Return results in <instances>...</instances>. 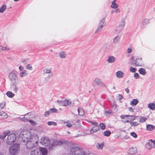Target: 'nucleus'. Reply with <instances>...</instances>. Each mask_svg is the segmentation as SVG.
Returning <instances> with one entry per match:
<instances>
[{"mask_svg":"<svg viewBox=\"0 0 155 155\" xmlns=\"http://www.w3.org/2000/svg\"><path fill=\"white\" fill-rule=\"evenodd\" d=\"M23 142H26V146L28 149H31L36 147L38 144V137L37 135L33 134L27 131H22L19 135Z\"/></svg>","mask_w":155,"mask_h":155,"instance_id":"f257e3e1","label":"nucleus"},{"mask_svg":"<svg viewBox=\"0 0 155 155\" xmlns=\"http://www.w3.org/2000/svg\"><path fill=\"white\" fill-rule=\"evenodd\" d=\"M67 142V141H62L61 140H56L54 141L53 143L50 144V140L46 137H43L40 140V143L42 145L46 146L49 145L50 150H52L55 146L58 145H61L64 142L66 143Z\"/></svg>","mask_w":155,"mask_h":155,"instance_id":"f03ea898","label":"nucleus"},{"mask_svg":"<svg viewBox=\"0 0 155 155\" xmlns=\"http://www.w3.org/2000/svg\"><path fill=\"white\" fill-rule=\"evenodd\" d=\"M68 144L72 146L70 150L71 155H86L84 150L78 147L75 143L71 142H69Z\"/></svg>","mask_w":155,"mask_h":155,"instance_id":"7ed1b4c3","label":"nucleus"},{"mask_svg":"<svg viewBox=\"0 0 155 155\" xmlns=\"http://www.w3.org/2000/svg\"><path fill=\"white\" fill-rule=\"evenodd\" d=\"M131 61L130 64L134 66H141L143 64V61L141 58H138L134 59V57H131Z\"/></svg>","mask_w":155,"mask_h":155,"instance_id":"20e7f679","label":"nucleus"},{"mask_svg":"<svg viewBox=\"0 0 155 155\" xmlns=\"http://www.w3.org/2000/svg\"><path fill=\"white\" fill-rule=\"evenodd\" d=\"M19 150V145L17 143L14 144L9 149L11 155H16L17 154Z\"/></svg>","mask_w":155,"mask_h":155,"instance_id":"39448f33","label":"nucleus"},{"mask_svg":"<svg viewBox=\"0 0 155 155\" xmlns=\"http://www.w3.org/2000/svg\"><path fill=\"white\" fill-rule=\"evenodd\" d=\"M8 137L6 140V142L8 144H12L15 141L16 139V135L14 134L10 133L7 135Z\"/></svg>","mask_w":155,"mask_h":155,"instance_id":"423d86ee","label":"nucleus"},{"mask_svg":"<svg viewBox=\"0 0 155 155\" xmlns=\"http://www.w3.org/2000/svg\"><path fill=\"white\" fill-rule=\"evenodd\" d=\"M8 78L12 83H16V81H18V78L14 71H12L9 74Z\"/></svg>","mask_w":155,"mask_h":155,"instance_id":"0eeeda50","label":"nucleus"},{"mask_svg":"<svg viewBox=\"0 0 155 155\" xmlns=\"http://www.w3.org/2000/svg\"><path fill=\"white\" fill-rule=\"evenodd\" d=\"M57 102L60 105L64 106H68L71 104V102L67 99L59 101L57 100Z\"/></svg>","mask_w":155,"mask_h":155,"instance_id":"6e6552de","label":"nucleus"},{"mask_svg":"<svg viewBox=\"0 0 155 155\" xmlns=\"http://www.w3.org/2000/svg\"><path fill=\"white\" fill-rule=\"evenodd\" d=\"M150 23L149 20L147 19H143L140 24V27L141 29L144 28L145 26Z\"/></svg>","mask_w":155,"mask_h":155,"instance_id":"1a4fd4ad","label":"nucleus"},{"mask_svg":"<svg viewBox=\"0 0 155 155\" xmlns=\"http://www.w3.org/2000/svg\"><path fill=\"white\" fill-rule=\"evenodd\" d=\"M94 81L98 85L100 86H105V84L102 82L101 79L99 78H94Z\"/></svg>","mask_w":155,"mask_h":155,"instance_id":"9d476101","label":"nucleus"},{"mask_svg":"<svg viewBox=\"0 0 155 155\" xmlns=\"http://www.w3.org/2000/svg\"><path fill=\"white\" fill-rule=\"evenodd\" d=\"M43 72L45 74H49L48 75V77L50 78L53 76V74L51 72V69H48L47 68H45L44 69Z\"/></svg>","mask_w":155,"mask_h":155,"instance_id":"9b49d317","label":"nucleus"},{"mask_svg":"<svg viewBox=\"0 0 155 155\" xmlns=\"http://www.w3.org/2000/svg\"><path fill=\"white\" fill-rule=\"evenodd\" d=\"M116 74L117 77L118 78H121L124 77V73L121 71H117Z\"/></svg>","mask_w":155,"mask_h":155,"instance_id":"f8f14e48","label":"nucleus"},{"mask_svg":"<svg viewBox=\"0 0 155 155\" xmlns=\"http://www.w3.org/2000/svg\"><path fill=\"white\" fill-rule=\"evenodd\" d=\"M115 61V58L112 56H109L107 60V61L109 63H114Z\"/></svg>","mask_w":155,"mask_h":155,"instance_id":"ddd939ff","label":"nucleus"},{"mask_svg":"<svg viewBox=\"0 0 155 155\" xmlns=\"http://www.w3.org/2000/svg\"><path fill=\"white\" fill-rule=\"evenodd\" d=\"M100 129L99 125L94 126L90 131V133L93 134L97 132Z\"/></svg>","mask_w":155,"mask_h":155,"instance_id":"4468645a","label":"nucleus"},{"mask_svg":"<svg viewBox=\"0 0 155 155\" xmlns=\"http://www.w3.org/2000/svg\"><path fill=\"white\" fill-rule=\"evenodd\" d=\"M137 151L136 148H133L132 147L129 149L128 152L129 154L130 155H133L135 154Z\"/></svg>","mask_w":155,"mask_h":155,"instance_id":"2eb2a0df","label":"nucleus"},{"mask_svg":"<svg viewBox=\"0 0 155 155\" xmlns=\"http://www.w3.org/2000/svg\"><path fill=\"white\" fill-rule=\"evenodd\" d=\"M8 117L7 114L2 111H0V119H4Z\"/></svg>","mask_w":155,"mask_h":155,"instance_id":"dca6fc26","label":"nucleus"},{"mask_svg":"<svg viewBox=\"0 0 155 155\" xmlns=\"http://www.w3.org/2000/svg\"><path fill=\"white\" fill-rule=\"evenodd\" d=\"M28 71L25 70H23L22 71L20 72V76L23 78V77H25L28 76Z\"/></svg>","mask_w":155,"mask_h":155,"instance_id":"f3484780","label":"nucleus"},{"mask_svg":"<svg viewBox=\"0 0 155 155\" xmlns=\"http://www.w3.org/2000/svg\"><path fill=\"white\" fill-rule=\"evenodd\" d=\"M10 133L9 130H7L4 132L3 134V135L0 134V138L2 139H4L5 137Z\"/></svg>","mask_w":155,"mask_h":155,"instance_id":"a211bd4d","label":"nucleus"},{"mask_svg":"<svg viewBox=\"0 0 155 155\" xmlns=\"http://www.w3.org/2000/svg\"><path fill=\"white\" fill-rule=\"evenodd\" d=\"M40 151L42 154V155H46L47 153V150L45 148L42 147H40Z\"/></svg>","mask_w":155,"mask_h":155,"instance_id":"6ab92c4d","label":"nucleus"},{"mask_svg":"<svg viewBox=\"0 0 155 155\" xmlns=\"http://www.w3.org/2000/svg\"><path fill=\"white\" fill-rule=\"evenodd\" d=\"M146 147L147 149L150 150L152 148H154L155 146L150 142H148L146 145Z\"/></svg>","mask_w":155,"mask_h":155,"instance_id":"aec40b11","label":"nucleus"},{"mask_svg":"<svg viewBox=\"0 0 155 155\" xmlns=\"http://www.w3.org/2000/svg\"><path fill=\"white\" fill-rule=\"evenodd\" d=\"M78 115L81 116H83L84 115V112L82 108L78 107Z\"/></svg>","mask_w":155,"mask_h":155,"instance_id":"412c9836","label":"nucleus"},{"mask_svg":"<svg viewBox=\"0 0 155 155\" xmlns=\"http://www.w3.org/2000/svg\"><path fill=\"white\" fill-rule=\"evenodd\" d=\"M59 55L60 57L61 58H64L66 57L67 54L65 52L62 51L59 53Z\"/></svg>","mask_w":155,"mask_h":155,"instance_id":"4be33fe9","label":"nucleus"},{"mask_svg":"<svg viewBox=\"0 0 155 155\" xmlns=\"http://www.w3.org/2000/svg\"><path fill=\"white\" fill-rule=\"evenodd\" d=\"M15 84V83H12L11 88L12 89V90L14 92L16 93L18 90V88Z\"/></svg>","mask_w":155,"mask_h":155,"instance_id":"5701e85b","label":"nucleus"},{"mask_svg":"<svg viewBox=\"0 0 155 155\" xmlns=\"http://www.w3.org/2000/svg\"><path fill=\"white\" fill-rule=\"evenodd\" d=\"M120 40V36L119 35H117L115 37L113 40V42L115 44L118 43Z\"/></svg>","mask_w":155,"mask_h":155,"instance_id":"b1692460","label":"nucleus"},{"mask_svg":"<svg viewBox=\"0 0 155 155\" xmlns=\"http://www.w3.org/2000/svg\"><path fill=\"white\" fill-rule=\"evenodd\" d=\"M148 107L151 110H153L155 109V104L154 103H150L147 105Z\"/></svg>","mask_w":155,"mask_h":155,"instance_id":"393cba45","label":"nucleus"},{"mask_svg":"<svg viewBox=\"0 0 155 155\" xmlns=\"http://www.w3.org/2000/svg\"><path fill=\"white\" fill-rule=\"evenodd\" d=\"M155 128V126L150 124H148L147 126V130L150 131L153 130Z\"/></svg>","mask_w":155,"mask_h":155,"instance_id":"a878e982","label":"nucleus"},{"mask_svg":"<svg viewBox=\"0 0 155 155\" xmlns=\"http://www.w3.org/2000/svg\"><path fill=\"white\" fill-rule=\"evenodd\" d=\"M123 29V28L119 25L115 29V31L117 33H119Z\"/></svg>","mask_w":155,"mask_h":155,"instance_id":"bb28decb","label":"nucleus"},{"mask_svg":"<svg viewBox=\"0 0 155 155\" xmlns=\"http://www.w3.org/2000/svg\"><path fill=\"white\" fill-rule=\"evenodd\" d=\"M138 100L136 99H134L130 102V105L133 106L136 105L138 103Z\"/></svg>","mask_w":155,"mask_h":155,"instance_id":"cd10ccee","label":"nucleus"},{"mask_svg":"<svg viewBox=\"0 0 155 155\" xmlns=\"http://www.w3.org/2000/svg\"><path fill=\"white\" fill-rule=\"evenodd\" d=\"M6 8V6L5 5H2L0 8V13H2L4 12Z\"/></svg>","mask_w":155,"mask_h":155,"instance_id":"c85d7f7f","label":"nucleus"},{"mask_svg":"<svg viewBox=\"0 0 155 155\" xmlns=\"http://www.w3.org/2000/svg\"><path fill=\"white\" fill-rule=\"evenodd\" d=\"M139 72L140 74L144 75L146 73L145 70L142 68H140L139 70Z\"/></svg>","mask_w":155,"mask_h":155,"instance_id":"c756f323","label":"nucleus"},{"mask_svg":"<svg viewBox=\"0 0 155 155\" xmlns=\"http://www.w3.org/2000/svg\"><path fill=\"white\" fill-rule=\"evenodd\" d=\"M6 95L9 97L12 98L15 96V94L10 91H7L6 93Z\"/></svg>","mask_w":155,"mask_h":155,"instance_id":"7c9ffc66","label":"nucleus"},{"mask_svg":"<svg viewBox=\"0 0 155 155\" xmlns=\"http://www.w3.org/2000/svg\"><path fill=\"white\" fill-rule=\"evenodd\" d=\"M64 126H67L68 127H70L72 126L71 123H69V121H68L66 122H64Z\"/></svg>","mask_w":155,"mask_h":155,"instance_id":"2f4dec72","label":"nucleus"},{"mask_svg":"<svg viewBox=\"0 0 155 155\" xmlns=\"http://www.w3.org/2000/svg\"><path fill=\"white\" fill-rule=\"evenodd\" d=\"M119 6L116 3H111L110 6L113 9H115L118 8Z\"/></svg>","mask_w":155,"mask_h":155,"instance_id":"473e14b6","label":"nucleus"},{"mask_svg":"<svg viewBox=\"0 0 155 155\" xmlns=\"http://www.w3.org/2000/svg\"><path fill=\"white\" fill-rule=\"evenodd\" d=\"M30 154V155H38V152L37 150H31Z\"/></svg>","mask_w":155,"mask_h":155,"instance_id":"72a5a7b5","label":"nucleus"},{"mask_svg":"<svg viewBox=\"0 0 155 155\" xmlns=\"http://www.w3.org/2000/svg\"><path fill=\"white\" fill-rule=\"evenodd\" d=\"M147 120V118L144 117H141L139 119V121L140 122L142 123L145 121Z\"/></svg>","mask_w":155,"mask_h":155,"instance_id":"f704fd0d","label":"nucleus"},{"mask_svg":"<svg viewBox=\"0 0 155 155\" xmlns=\"http://www.w3.org/2000/svg\"><path fill=\"white\" fill-rule=\"evenodd\" d=\"M110 134V132L109 130H106L104 133V135L106 137H109Z\"/></svg>","mask_w":155,"mask_h":155,"instance_id":"c9c22d12","label":"nucleus"},{"mask_svg":"<svg viewBox=\"0 0 155 155\" xmlns=\"http://www.w3.org/2000/svg\"><path fill=\"white\" fill-rule=\"evenodd\" d=\"M130 125L132 126H136L139 125V123L137 122H131L130 123Z\"/></svg>","mask_w":155,"mask_h":155,"instance_id":"e433bc0d","label":"nucleus"},{"mask_svg":"<svg viewBox=\"0 0 155 155\" xmlns=\"http://www.w3.org/2000/svg\"><path fill=\"white\" fill-rule=\"evenodd\" d=\"M105 21V18H103L101 20L100 23L99 24L100 25H102L104 26L105 25V23L104 22Z\"/></svg>","mask_w":155,"mask_h":155,"instance_id":"4c0bfd02","label":"nucleus"},{"mask_svg":"<svg viewBox=\"0 0 155 155\" xmlns=\"http://www.w3.org/2000/svg\"><path fill=\"white\" fill-rule=\"evenodd\" d=\"M2 49V51H8L10 49V47L8 46H6L5 47H1Z\"/></svg>","mask_w":155,"mask_h":155,"instance_id":"58836bf2","label":"nucleus"},{"mask_svg":"<svg viewBox=\"0 0 155 155\" xmlns=\"http://www.w3.org/2000/svg\"><path fill=\"white\" fill-rule=\"evenodd\" d=\"M103 27V26L101 25H100L99 24L97 28L95 31V33H97L98 31H101Z\"/></svg>","mask_w":155,"mask_h":155,"instance_id":"ea45409f","label":"nucleus"},{"mask_svg":"<svg viewBox=\"0 0 155 155\" xmlns=\"http://www.w3.org/2000/svg\"><path fill=\"white\" fill-rule=\"evenodd\" d=\"M48 125H54L56 126L57 124V123L53 121H48Z\"/></svg>","mask_w":155,"mask_h":155,"instance_id":"a19ab883","label":"nucleus"},{"mask_svg":"<svg viewBox=\"0 0 155 155\" xmlns=\"http://www.w3.org/2000/svg\"><path fill=\"white\" fill-rule=\"evenodd\" d=\"M136 70V68H135L131 67L130 68V71L132 73H135Z\"/></svg>","mask_w":155,"mask_h":155,"instance_id":"79ce46f5","label":"nucleus"},{"mask_svg":"<svg viewBox=\"0 0 155 155\" xmlns=\"http://www.w3.org/2000/svg\"><path fill=\"white\" fill-rule=\"evenodd\" d=\"M28 121L31 123V125H35L37 124V123L36 122L31 120H28Z\"/></svg>","mask_w":155,"mask_h":155,"instance_id":"37998d69","label":"nucleus"},{"mask_svg":"<svg viewBox=\"0 0 155 155\" xmlns=\"http://www.w3.org/2000/svg\"><path fill=\"white\" fill-rule=\"evenodd\" d=\"M125 22L124 20L121 21L119 25V26L124 28L125 25Z\"/></svg>","mask_w":155,"mask_h":155,"instance_id":"c03bdc74","label":"nucleus"},{"mask_svg":"<svg viewBox=\"0 0 155 155\" xmlns=\"http://www.w3.org/2000/svg\"><path fill=\"white\" fill-rule=\"evenodd\" d=\"M26 68L27 69L29 70H32L33 69L32 67L30 64H27L26 66Z\"/></svg>","mask_w":155,"mask_h":155,"instance_id":"a18cd8bd","label":"nucleus"},{"mask_svg":"<svg viewBox=\"0 0 155 155\" xmlns=\"http://www.w3.org/2000/svg\"><path fill=\"white\" fill-rule=\"evenodd\" d=\"M50 112L52 113H57L58 111V110L55 108H51L49 110Z\"/></svg>","mask_w":155,"mask_h":155,"instance_id":"49530a36","label":"nucleus"},{"mask_svg":"<svg viewBox=\"0 0 155 155\" xmlns=\"http://www.w3.org/2000/svg\"><path fill=\"white\" fill-rule=\"evenodd\" d=\"M100 126L101 129L104 130L105 129V125L104 123H100Z\"/></svg>","mask_w":155,"mask_h":155,"instance_id":"de8ad7c7","label":"nucleus"},{"mask_svg":"<svg viewBox=\"0 0 155 155\" xmlns=\"http://www.w3.org/2000/svg\"><path fill=\"white\" fill-rule=\"evenodd\" d=\"M103 143H98V146H97V147L98 149H102L103 148V146L104 145Z\"/></svg>","mask_w":155,"mask_h":155,"instance_id":"09e8293b","label":"nucleus"},{"mask_svg":"<svg viewBox=\"0 0 155 155\" xmlns=\"http://www.w3.org/2000/svg\"><path fill=\"white\" fill-rule=\"evenodd\" d=\"M121 11L120 8H118L115 9L114 12L117 14H118Z\"/></svg>","mask_w":155,"mask_h":155,"instance_id":"8fccbe9b","label":"nucleus"},{"mask_svg":"<svg viewBox=\"0 0 155 155\" xmlns=\"http://www.w3.org/2000/svg\"><path fill=\"white\" fill-rule=\"evenodd\" d=\"M50 113V112L49 110L45 112L44 114V116L45 117H48Z\"/></svg>","mask_w":155,"mask_h":155,"instance_id":"3c124183","label":"nucleus"},{"mask_svg":"<svg viewBox=\"0 0 155 155\" xmlns=\"http://www.w3.org/2000/svg\"><path fill=\"white\" fill-rule=\"evenodd\" d=\"M131 135L134 138H136L137 137V134L134 132H133L130 133Z\"/></svg>","mask_w":155,"mask_h":155,"instance_id":"603ef678","label":"nucleus"},{"mask_svg":"<svg viewBox=\"0 0 155 155\" xmlns=\"http://www.w3.org/2000/svg\"><path fill=\"white\" fill-rule=\"evenodd\" d=\"M90 122L91 124L93 125H94V126H96V125H98V124L96 122L94 121H90Z\"/></svg>","mask_w":155,"mask_h":155,"instance_id":"864d4df0","label":"nucleus"},{"mask_svg":"<svg viewBox=\"0 0 155 155\" xmlns=\"http://www.w3.org/2000/svg\"><path fill=\"white\" fill-rule=\"evenodd\" d=\"M134 77L136 79L139 78V75L138 73H135L134 74Z\"/></svg>","mask_w":155,"mask_h":155,"instance_id":"5fc2aeb1","label":"nucleus"},{"mask_svg":"<svg viewBox=\"0 0 155 155\" xmlns=\"http://www.w3.org/2000/svg\"><path fill=\"white\" fill-rule=\"evenodd\" d=\"M130 117L128 118V119H130L131 120H133L135 119V116H131L129 115Z\"/></svg>","mask_w":155,"mask_h":155,"instance_id":"6e6d98bb","label":"nucleus"},{"mask_svg":"<svg viewBox=\"0 0 155 155\" xmlns=\"http://www.w3.org/2000/svg\"><path fill=\"white\" fill-rule=\"evenodd\" d=\"M127 53H130L132 51V50L131 47L128 48L127 49Z\"/></svg>","mask_w":155,"mask_h":155,"instance_id":"4d7b16f0","label":"nucleus"},{"mask_svg":"<svg viewBox=\"0 0 155 155\" xmlns=\"http://www.w3.org/2000/svg\"><path fill=\"white\" fill-rule=\"evenodd\" d=\"M128 116H129V115H121L120 116V117L122 119H125V117H128Z\"/></svg>","mask_w":155,"mask_h":155,"instance_id":"13d9d810","label":"nucleus"},{"mask_svg":"<svg viewBox=\"0 0 155 155\" xmlns=\"http://www.w3.org/2000/svg\"><path fill=\"white\" fill-rule=\"evenodd\" d=\"M105 113L106 114H111L112 113V111L111 110H110L108 111H106L105 112Z\"/></svg>","mask_w":155,"mask_h":155,"instance_id":"bf43d9fd","label":"nucleus"},{"mask_svg":"<svg viewBox=\"0 0 155 155\" xmlns=\"http://www.w3.org/2000/svg\"><path fill=\"white\" fill-rule=\"evenodd\" d=\"M118 98L120 100L123 99V97L122 95L121 94H119L118 96Z\"/></svg>","mask_w":155,"mask_h":155,"instance_id":"052dcab7","label":"nucleus"},{"mask_svg":"<svg viewBox=\"0 0 155 155\" xmlns=\"http://www.w3.org/2000/svg\"><path fill=\"white\" fill-rule=\"evenodd\" d=\"M5 104L3 103L0 104V107L1 108H3L5 106Z\"/></svg>","mask_w":155,"mask_h":155,"instance_id":"680f3d73","label":"nucleus"},{"mask_svg":"<svg viewBox=\"0 0 155 155\" xmlns=\"http://www.w3.org/2000/svg\"><path fill=\"white\" fill-rule=\"evenodd\" d=\"M19 70L20 71H22L23 70V69H24V68L23 67H22V66H20L19 67Z\"/></svg>","mask_w":155,"mask_h":155,"instance_id":"e2e57ef3","label":"nucleus"},{"mask_svg":"<svg viewBox=\"0 0 155 155\" xmlns=\"http://www.w3.org/2000/svg\"><path fill=\"white\" fill-rule=\"evenodd\" d=\"M129 110L132 112H133L134 111L133 109L131 107H130L129 108Z\"/></svg>","mask_w":155,"mask_h":155,"instance_id":"0e129e2a","label":"nucleus"},{"mask_svg":"<svg viewBox=\"0 0 155 155\" xmlns=\"http://www.w3.org/2000/svg\"><path fill=\"white\" fill-rule=\"evenodd\" d=\"M125 91L127 93H129L130 92L128 88H126L125 89Z\"/></svg>","mask_w":155,"mask_h":155,"instance_id":"69168bd1","label":"nucleus"},{"mask_svg":"<svg viewBox=\"0 0 155 155\" xmlns=\"http://www.w3.org/2000/svg\"><path fill=\"white\" fill-rule=\"evenodd\" d=\"M122 122L124 123H126L129 122H130V121L128 120H123Z\"/></svg>","mask_w":155,"mask_h":155,"instance_id":"338daca9","label":"nucleus"},{"mask_svg":"<svg viewBox=\"0 0 155 155\" xmlns=\"http://www.w3.org/2000/svg\"><path fill=\"white\" fill-rule=\"evenodd\" d=\"M117 1V0H113V1L111 3H116Z\"/></svg>","mask_w":155,"mask_h":155,"instance_id":"774afa93","label":"nucleus"}]
</instances>
